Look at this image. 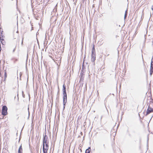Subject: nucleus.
Instances as JSON below:
<instances>
[{"instance_id":"obj_1","label":"nucleus","mask_w":153,"mask_h":153,"mask_svg":"<svg viewBox=\"0 0 153 153\" xmlns=\"http://www.w3.org/2000/svg\"><path fill=\"white\" fill-rule=\"evenodd\" d=\"M91 56V60L92 62H94L96 59L95 50L94 48V45L92 49Z\"/></svg>"},{"instance_id":"obj_2","label":"nucleus","mask_w":153,"mask_h":153,"mask_svg":"<svg viewBox=\"0 0 153 153\" xmlns=\"http://www.w3.org/2000/svg\"><path fill=\"white\" fill-rule=\"evenodd\" d=\"M7 108L6 105L3 106L2 108L1 114L2 115L5 116L7 114Z\"/></svg>"},{"instance_id":"obj_3","label":"nucleus","mask_w":153,"mask_h":153,"mask_svg":"<svg viewBox=\"0 0 153 153\" xmlns=\"http://www.w3.org/2000/svg\"><path fill=\"white\" fill-rule=\"evenodd\" d=\"M63 109L64 110L65 108L66 104L67 102V96H64L63 97Z\"/></svg>"},{"instance_id":"obj_4","label":"nucleus","mask_w":153,"mask_h":153,"mask_svg":"<svg viewBox=\"0 0 153 153\" xmlns=\"http://www.w3.org/2000/svg\"><path fill=\"white\" fill-rule=\"evenodd\" d=\"M48 137L47 135L46 134V133L45 134V135H44L43 140V144H45V143H46L47 142H48Z\"/></svg>"},{"instance_id":"obj_5","label":"nucleus","mask_w":153,"mask_h":153,"mask_svg":"<svg viewBox=\"0 0 153 153\" xmlns=\"http://www.w3.org/2000/svg\"><path fill=\"white\" fill-rule=\"evenodd\" d=\"M153 112V109L150 108L149 105V106L147 110V111L146 115L147 116L151 112Z\"/></svg>"},{"instance_id":"obj_6","label":"nucleus","mask_w":153,"mask_h":153,"mask_svg":"<svg viewBox=\"0 0 153 153\" xmlns=\"http://www.w3.org/2000/svg\"><path fill=\"white\" fill-rule=\"evenodd\" d=\"M48 148L45 147V144H43V153H48Z\"/></svg>"},{"instance_id":"obj_7","label":"nucleus","mask_w":153,"mask_h":153,"mask_svg":"<svg viewBox=\"0 0 153 153\" xmlns=\"http://www.w3.org/2000/svg\"><path fill=\"white\" fill-rule=\"evenodd\" d=\"M18 153H22V145L19 147L18 150Z\"/></svg>"},{"instance_id":"obj_8","label":"nucleus","mask_w":153,"mask_h":153,"mask_svg":"<svg viewBox=\"0 0 153 153\" xmlns=\"http://www.w3.org/2000/svg\"><path fill=\"white\" fill-rule=\"evenodd\" d=\"M91 151V149L90 147H89L88 148L86 149L85 153H90Z\"/></svg>"},{"instance_id":"obj_9","label":"nucleus","mask_w":153,"mask_h":153,"mask_svg":"<svg viewBox=\"0 0 153 153\" xmlns=\"http://www.w3.org/2000/svg\"><path fill=\"white\" fill-rule=\"evenodd\" d=\"M0 40L2 45H5V42L3 39L0 38Z\"/></svg>"},{"instance_id":"obj_10","label":"nucleus","mask_w":153,"mask_h":153,"mask_svg":"<svg viewBox=\"0 0 153 153\" xmlns=\"http://www.w3.org/2000/svg\"><path fill=\"white\" fill-rule=\"evenodd\" d=\"M46 0H37V1H38V3L39 2V4L41 3H44ZM50 0H48V2Z\"/></svg>"},{"instance_id":"obj_11","label":"nucleus","mask_w":153,"mask_h":153,"mask_svg":"<svg viewBox=\"0 0 153 153\" xmlns=\"http://www.w3.org/2000/svg\"><path fill=\"white\" fill-rule=\"evenodd\" d=\"M127 13H128L127 10H126V11L125 12L124 17V19H126V18L127 17Z\"/></svg>"},{"instance_id":"obj_12","label":"nucleus","mask_w":153,"mask_h":153,"mask_svg":"<svg viewBox=\"0 0 153 153\" xmlns=\"http://www.w3.org/2000/svg\"><path fill=\"white\" fill-rule=\"evenodd\" d=\"M62 91H66V86L65 84H64L63 85Z\"/></svg>"},{"instance_id":"obj_13","label":"nucleus","mask_w":153,"mask_h":153,"mask_svg":"<svg viewBox=\"0 0 153 153\" xmlns=\"http://www.w3.org/2000/svg\"><path fill=\"white\" fill-rule=\"evenodd\" d=\"M48 143H49V142H47L46 143H45V147H47V148H49Z\"/></svg>"},{"instance_id":"obj_14","label":"nucleus","mask_w":153,"mask_h":153,"mask_svg":"<svg viewBox=\"0 0 153 153\" xmlns=\"http://www.w3.org/2000/svg\"><path fill=\"white\" fill-rule=\"evenodd\" d=\"M63 96H67L66 93V91H63Z\"/></svg>"},{"instance_id":"obj_15","label":"nucleus","mask_w":153,"mask_h":153,"mask_svg":"<svg viewBox=\"0 0 153 153\" xmlns=\"http://www.w3.org/2000/svg\"><path fill=\"white\" fill-rule=\"evenodd\" d=\"M57 5H56V6L55 7L54 9H53V11L54 12H56L57 11V8L56 7V6Z\"/></svg>"},{"instance_id":"obj_16","label":"nucleus","mask_w":153,"mask_h":153,"mask_svg":"<svg viewBox=\"0 0 153 153\" xmlns=\"http://www.w3.org/2000/svg\"><path fill=\"white\" fill-rule=\"evenodd\" d=\"M150 75H152L153 73V70H150Z\"/></svg>"},{"instance_id":"obj_17","label":"nucleus","mask_w":153,"mask_h":153,"mask_svg":"<svg viewBox=\"0 0 153 153\" xmlns=\"http://www.w3.org/2000/svg\"><path fill=\"white\" fill-rule=\"evenodd\" d=\"M150 70H153V64H151Z\"/></svg>"},{"instance_id":"obj_18","label":"nucleus","mask_w":153,"mask_h":153,"mask_svg":"<svg viewBox=\"0 0 153 153\" xmlns=\"http://www.w3.org/2000/svg\"><path fill=\"white\" fill-rule=\"evenodd\" d=\"M149 135H148L147 139V145L148 146V143H149Z\"/></svg>"},{"instance_id":"obj_19","label":"nucleus","mask_w":153,"mask_h":153,"mask_svg":"<svg viewBox=\"0 0 153 153\" xmlns=\"http://www.w3.org/2000/svg\"><path fill=\"white\" fill-rule=\"evenodd\" d=\"M4 78L5 79V78L7 77V74H6V73L5 71V72H4Z\"/></svg>"},{"instance_id":"obj_20","label":"nucleus","mask_w":153,"mask_h":153,"mask_svg":"<svg viewBox=\"0 0 153 153\" xmlns=\"http://www.w3.org/2000/svg\"><path fill=\"white\" fill-rule=\"evenodd\" d=\"M23 39H24V37L23 36L22 37V42H21V45L22 46H23Z\"/></svg>"},{"instance_id":"obj_21","label":"nucleus","mask_w":153,"mask_h":153,"mask_svg":"<svg viewBox=\"0 0 153 153\" xmlns=\"http://www.w3.org/2000/svg\"><path fill=\"white\" fill-rule=\"evenodd\" d=\"M31 6H32V8L34 6V2H33V3H32Z\"/></svg>"},{"instance_id":"obj_22","label":"nucleus","mask_w":153,"mask_h":153,"mask_svg":"<svg viewBox=\"0 0 153 153\" xmlns=\"http://www.w3.org/2000/svg\"><path fill=\"white\" fill-rule=\"evenodd\" d=\"M22 96L23 97H25V94H24V93H23V91H22Z\"/></svg>"},{"instance_id":"obj_23","label":"nucleus","mask_w":153,"mask_h":153,"mask_svg":"<svg viewBox=\"0 0 153 153\" xmlns=\"http://www.w3.org/2000/svg\"><path fill=\"white\" fill-rule=\"evenodd\" d=\"M36 151H37V152L38 153V151H39V149L37 147V148H36Z\"/></svg>"},{"instance_id":"obj_24","label":"nucleus","mask_w":153,"mask_h":153,"mask_svg":"<svg viewBox=\"0 0 153 153\" xmlns=\"http://www.w3.org/2000/svg\"><path fill=\"white\" fill-rule=\"evenodd\" d=\"M15 51V49H14L13 51V52H14Z\"/></svg>"},{"instance_id":"obj_25","label":"nucleus","mask_w":153,"mask_h":153,"mask_svg":"<svg viewBox=\"0 0 153 153\" xmlns=\"http://www.w3.org/2000/svg\"><path fill=\"white\" fill-rule=\"evenodd\" d=\"M152 9L153 10V6H152Z\"/></svg>"},{"instance_id":"obj_26","label":"nucleus","mask_w":153,"mask_h":153,"mask_svg":"<svg viewBox=\"0 0 153 153\" xmlns=\"http://www.w3.org/2000/svg\"><path fill=\"white\" fill-rule=\"evenodd\" d=\"M152 60H153V56H152Z\"/></svg>"},{"instance_id":"obj_27","label":"nucleus","mask_w":153,"mask_h":153,"mask_svg":"<svg viewBox=\"0 0 153 153\" xmlns=\"http://www.w3.org/2000/svg\"><path fill=\"white\" fill-rule=\"evenodd\" d=\"M18 94L17 95V96L18 97ZM18 100L19 99V98H18Z\"/></svg>"},{"instance_id":"obj_28","label":"nucleus","mask_w":153,"mask_h":153,"mask_svg":"<svg viewBox=\"0 0 153 153\" xmlns=\"http://www.w3.org/2000/svg\"><path fill=\"white\" fill-rule=\"evenodd\" d=\"M1 72H0V76H1Z\"/></svg>"},{"instance_id":"obj_29","label":"nucleus","mask_w":153,"mask_h":153,"mask_svg":"<svg viewBox=\"0 0 153 153\" xmlns=\"http://www.w3.org/2000/svg\"><path fill=\"white\" fill-rule=\"evenodd\" d=\"M82 0V1H83V2H84V1L85 0Z\"/></svg>"},{"instance_id":"obj_30","label":"nucleus","mask_w":153,"mask_h":153,"mask_svg":"<svg viewBox=\"0 0 153 153\" xmlns=\"http://www.w3.org/2000/svg\"><path fill=\"white\" fill-rule=\"evenodd\" d=\"M152 43H153V41H152Z\"/></svg>"}]
</instances>
